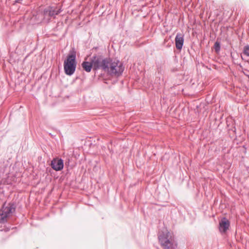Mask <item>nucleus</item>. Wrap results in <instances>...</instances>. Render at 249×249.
<instances>
[{
  "label": "nucleus",
  "instance_id": "12",
  "mask_svg": "<svg viewBox=\"0 0 249 249\" xmlns=\"http://www.w3.org/2000/svg\"><path fill=\"white\" fill-rule=\"evenodd\" d=\"M243 54L247 56H249V45L245 46L243 50Z\"/></svg>",
  "mask_w": 249,
  "mask_h": 249
},
{
  "label": "nucleus",
  "instance_id": "5",
  "mask_svg": "<svg viewBox=\"0 0 249 249\" xmlns=\"http://www.w3.org/2000/svg\"><path fill=\"white\" fill-rule=\"evenodd\" d=\"M16 205L14 202H11L6 206L4 203L0 209V223L4 224L7 222V217L16 211Z\"/></svg>",
  "mask_w": 249,
  "mask_h": 249
},
{
  "label": "nucleus",
  "instance_id": "10",
  "mask_svg": "<svg viewBox=\"0 0 249 249\" xmlns=\"http://www.w3.org/2000/svg\"><path fill=\"white\" fill-rule=\"evenodd\" d=\"M83 70L87 72H89L92 68L93 69V63L92 58H91L90 62L84 61L81 64Z\"/></svg>",
  "mask_w": 249,
  "mask_h": 249
},
{
  "label": "nucleus",
  "instance_id": "6",
  "mask_svg": "<svg viewBox=\"0 0 249 249\" xmlns=\"http://www.w3.org/2000/svg\"><path fill=\"white\" fill-rule=\"evenodd\" d=\"M50 165L54 170L61 171L64 167L63 160L61 158H54L51 161Z\"/></svg>",
  "mask_w": 249,
  "mask_h": 249
},
{
  "label": "nucleus",
  "instance_id": "8",
  "mask_svg": "<svg viewBox=\"0 0 249 249\" xmlns=\"http://www.w3.org/2000/svg\"><path fill=\"white\" fill-rule=\"evenodd\" d=\"M230 226V221L226 217H223L219 222V229L220 231L225 232L229 229Z\"/></svg>",
  "mask_w": 249,
  "mask_h": 249
},
{
  "label": "nucleus",
  "instance_id": "11",
  "mask_svg": "<svg viewBox=\"0 0 249 249\" xmlns=\"http://www.w3.org/2000/svg\"><path fill=\"white\" fill-rule=\"evenodd\" d=\"M214 51L216 53H218L220 50V43L216 41L214 44Z\"/></svg>",
  "mask_w": 249,
  "mask_h": 249
},
{
  "label": "nucleus",
  "instance_id": "1",
  "mask_svg": "<svg viewBox=\"0 0 249 249\" xmlns=\"http://www.w3.org/2000/svg\"><path fill=\"white\" fill-rule=\"evenodd\" d=\"M76 52L74 48L71 49L67 55V58L64 62V69L66 74L72 75L76 68Z\"/></svg>",
  "mask_w": 249,
  "mask_h": 249
},
{
  "label": "nucleus",
  "instance_id": "3",
  "mask_svg": "<svg viewBox=\"0 0 249 249\" xmlns=\"http://www.w3.org/2000/svg\"><path fill=\"white\" fill-rule=\"evenodd\" d=\"M108 69L106 71L108 74L111 76L119 77L121 75L124 71V67L122 62L118 59L110 58L109 64H108Z\"/></svg>",
  "mask_w": 249,
  "mask_h": 249
},
{
  "label": "nucleus",
  "instance_id": "2",
  "mask_svg": "<svg viewBox=\"0 0 249 249\" xmlns=\"http://www.w3.org/2000/svg\"><path fill=\"white\" fill-rule=\"evenodd\" d=\"M159 242L163 249H176L177 245L171 233L166 231L160 233L158 236Z\"/></svg>",
  "mask_w": 249,
  "mask_h": 249
},
{
  "label": "nucleus",
  "instance_id": "13",
  "mask_svg": "<svg viewBox=\"0 0 249 249\" xmlns=\"http://www.w3.org/2000/svg\"><path fill=\"white\" fill-rule=\"evenodd\" d=\"M158 71H159V72H160V70H160V68H158Z\"/></svg>",
  "mask_w": 249,
  "mask_h": 249
},
{
  "label": "nucleus",
  "instance_id": "4",
  "mask_svg": "<svg viewBox=\"0 0 249 249\" xmlns=\"http://www.w3.org/2000/svg\"><path fill=\"white\" fill-rule=\"evenodd\" d=\"M93 63V70L97 71L101 70L106 72L108 69V64L111 58L104 57L101 55H95L92 57Z\"/></svg>",
  "mask_w": 249,
  "mask_h": 249
},
{
  "label": "nucleus",
  "instance_id": "9",
  "mask_svg": "<svg viewBox=\"0 0 249 249\" xmlns=\"http://www.w3.org/2000/svg\"><path fill=\"white\" fill-rule=\"evenodd\" d=\"M184 43V36L180 33H178L175 37V45L177 50L181 51Z\"/></svg>",
  "mask_w": 249,
  "mask_h": 249
},
{
  "label": "nucleus",
  "instance_id": "7",
  "mask_svg": "<svg viewBox=\"0 0 249 249\" xmlns=\"http://www.w3.org/2000/svg\"><path fill=\"white\" fill-rule=\"evenodd\" d=\"M61 12V10L58 9L56 7H49L44 9V14L46 17L54 18Z\"/></svg>",
  "mask_w": 249,
  "mask_h": 249
}]
</instances>
